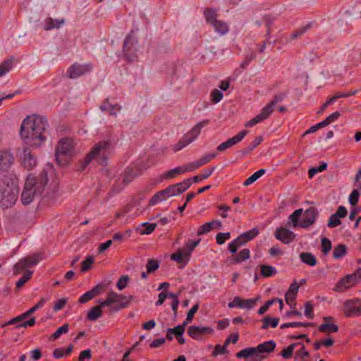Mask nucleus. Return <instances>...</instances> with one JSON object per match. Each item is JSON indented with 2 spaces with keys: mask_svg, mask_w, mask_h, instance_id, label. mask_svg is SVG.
<instances>
[{
  "mask_svg": "<svg viewBox=\"0 0 361 361\" xmlns=\"http://www.w3.org/2000/svg\"><path fill=\"white\" fill-rule=\"evenodd\" d=\"M299 289V286L296 281L292 283L285 294V300L286 302L292 306L294 304V300L297 296L298 292Z\"/></svg>",
  "mask_w": 361,
  "mask_h": 361,
  "instance_id": "412c9836",
  "label": "nucleus"
},
{
  "mask_svg": "<svg viewBox=\"0 0 361 361\" xmlns=\"http://www.w3.org/2000/svg\"><path fill=\"white\" fill-rule=\"evenodd\" d=\"M259 234V230L257 228H253L250 231H247L240 235L247 243L248 241L254 239Z\"/></svg>",
  "mask_w": 361,
  "mask_h": 361,
  "instance_id": "09e8293b",
  "label": "nucleus"
},
{
  "mask_svg": "<svg viewBox=\"0 0 361 361\" xmlns=\"http://www.w3.org/2000/svg\"><path fill=\"white\" fill-rule=\"evenodd\" d=\"M185 173L183 165L171 169L161 175L162 179L170 180L177 177L178 175Z\"/></svg>",
  "mask_w": 361,
  "mask_h": 361,
  "instance_id": "bb28decb",
  "label": "nucleus"
},
{
  "mask_svg": "<svg viewBox=\"0 0 361 361\" xmlns=\"http://www.w3.org/2000/svg\"><path fill=\"white\" fill-rule=\"evenodd\" d=\"M33 274L32 271L25 270L22 277L16 282V287L18 288L22 287L27 281H28L32 277Z\"/></svg>",
  "mask_w": 361,
  "mask_h": 361,
  "instance_id": "49530a36",
  "label": "nucleus"
},
{
  "mask_svg": "<svg viewBox=\"0 0 361 361\" xmlns=\"http://www.w3.org/2000/svg\"><path fill=\"white\" fill-rule=\"evenodd\" d=\"M318 214V211L315 207H310L306 209L300 221V227L307 228L313 224Z\"/></svg>",
  "mask_w": 361,
  "mask_h": 361,
  "instance_id": "4468645a",
  "label": "nucleus"
},
{
  "mask_svg": "<svg viewBox=\"0 0 361 361\" xmlns=\"http://www.w3.org/2000/svg\"><path fill=\"white\" fill-rule=\"evenodd\" d=\"M171 197L169 196V192L167 189L161 190L156 192L149 200V205H155L161 202L165 201L168 198Z\"/></svg>",
  "mask_w": 361,
  "mask_h": 361,
  "instance_id": "4be33fe9",
  "label": "nucleus"
},
{
  "mask_svg": "<svg viewBox=\"0 0 361 361\" xmlns=\"http://www.w3.org/2000/svg\"><path fill=\"white\" fill-rule=\"evenodd\" d=\"M63 23V19H53L51 18H47L44 20L43 27L46 31L51 30L54 28L59 29Z\"/></svg>",
  "mask_w": 361,
  "mask_h": 361,
  "instance_id": "5701e85b",
  "label": "nucleus"
},
{
  "mask_svg": "<svg viewBox=\"0 0 361 361\" xmlns=\"http://www.w3.org/2000/svg\"><path fill=\"white\" fill-rule=\"evenodd\" d=\"M300 258L303 263L310 266L313 267L317 264V259L311 252H302Z\"/></svg>",
  "mask_w": 361,
  "mask_h": 361,
  "instance_id": "c9c22d12",
  "label": "nucleus"
},
{
  "mask_svg": "<svg viewBox=\"0 0 361 361\" xmlns=\"http://www.w3.org/2000/svg\"><path fill=\"white\" fill-rule=\"evenodd\" d=\"M110 142L104 140L96 144L82 161L83 170L93 159L102 165H106L110 153Z\"/></svg>",
  "mask_w": 361,
  "mask_h": 361,
  "instance_id": "20e7f679",
  "label": "nucleus"
},
{
  "mask_svg": "<svg viewBox=\"0 0 361 361\" xmlns=\"http://www.w3.org/2000/svg\"><path fill=\"white\" fill-rule=\"evenodd\" d=\"M128 303L129 300L125 295L110 290L106 294V300L101 301V306H111V310L116 312L126 307Z\"/></svg>",
  "mask_w": 361,
  "mask_h": 361,
  "instance_id": "0eeeda50",
  "label": "nucleus"
},
{
  "mask_svg": "<svg viewBox=\"0 0 361 361\" xmlns=\"http://www.w3.org/2000/svg\"><path fill=\"white\" fill-rule=\"evenodd\" d=\"M48 128V122L44 117L28 116L20 125V135L26 145L39 147L49 135Z\"/></svg>",
  "mask_w": 361,
  "mask_h": 361,
  "instance_id": "f257e3e1",
  "label": "nucleus"
},
{
  "mask_svg": "<svg viewBox=\"0 0 361 361\" xmlns=\"http://www.w3.org/2000/svg\"><path fill=\"white\" fill-rule=\"evenodd\" d=\"M100 109L102 111H109V114L111 115H116V113L114 112V110L115 109H118V110H120L121 106H119L118 104L111 105V104H109V100L107 99L106 101V102L100 106Z\"/></svg>",
  "mask_w": 361,
  "mask_h": 361,
  "instance_id": "bf43d9fd",
  "label": "nucleus"
},
{
  "mask_svg": "<svg viewBox=\"0 0 361 361\" xmlns=\"http://www.w3.org/2000/svg\"><path fill=\"white\" fill-rule=\"evenodd\" d=\"M159 267V264L157 260L153 259H149L146 265L147 273H152L158 269Z\"/></svg>",
  "mask_w": 361,
  "mask_h": 361,
  "instance_id": "680f3d73",
  "label": "nucleus"
},
{
  "mask_svg": "<svg viewBox=\"0 0 361 361\" xmlns=\"http://www.w3.org/2000/svg\"><path fill=\"white\" fill-rule=\"evenodd\" d=\"M186 325L183 323L180 325L176 326L174 328H169V332H172V334L176 337L182 336L185 330Z\"/></svg>",
  "mask_w": 361,
  "mask_h": 361,
  "instance_id": "6e6d98bb",
  "label": "nucleus"
},
{
  "mask_svg": "<svg viewBox=\"0 0 361 361\" xmlns=\"http://www.w3.org/2000/svg\"><path fill=\"white\" fill-rule=\"evenodd\" d=\"M94 262V258L92 256L87 257L85 260L82 262L81 271L85 272L88 271L92 264Z\"/></svg>",
  "mask_w": 361,
  "mask_h": 361,
  "instance_id": "052dcab7",
  "label": "nucleus"
},
{
  "mask_svg": "<svg viewBox=\"0 0 361 361\" xmlns=\"http://www.w3.org/2000/svg\"><path fill=\"white\" fill-rule=\"evenodd\" d=\"M221 223L219 220L212 221L211 222H207L202 225L197 233V235H201L205 233H209L214 227H221Z\"/></svg>",
  "mask_w": 361,
  "mask_h": 361,
  "instance_id": "b1692460",
  "label": "nucleus"
},
{
  "mask_svg": "<svg viewBox=\"0 0 361 361\" xmlns=\"http://www.w3.org/2000/svg\"><path fill=\"white\" fill-rule=\"evenodd\" d=\"M68 324H64L63 326L58 328V329L51 335V338L53 340L58 339L62 334H66L68 331Z\"/></svg>",
  "mask_w": 361,
  "mask_h": 361,
  "instance_id": "864d4df0",
  "label": "nucleus"
},
{
  "mask_svg": "<svg viewBox=\"0 0 361 361\" xmlns=\"http://www.w3.org/2000/svg\"><path fill=\"white\" fill-rule=\"evenodd\" d=\"M104 288V286L102 284H98L95 287H94L90 290L85 293L82 295L79 298V302L80 303H85L89 300H92L94 297L97 296L102 290Z\"/></svg>",
  "mask_w": 361,
  "mask_h": 361,
  "instance_id": "aec40b11",
  "label": "nucleus"
},
{
  "mask_svg": "<svg viewBox=\"0 0 361 361\" xmlns=\"http://www.w3.org/2000/svg\"><path fill=\"white\" fill-rule=\"evenodd\" d=\"M13 65V59H9L6 61H4L1 65H0V77L4 75L6 73L9 72Z\"/></svg>",
  "mask_w": 361,
  "mask_h": 361,
  "instance_id": "ea45409f",
  "label": "nucleus"
},
{
  "mask_svg": "<svg viewBox=\"0 0 361 361\" xmlns=\"http://www.w3.org/2000/svg\"><path fill=\"white\" fill-rule=\"evenodd\" d=\"M134 47V39L132 36L128 35L126 37L123 43V52L125 54Z\"/></svg>",
  "mask_w": 361,
  "mask_h": 361,
  "instance_id": "4d7b16f0",
  "label": "nucleus"
},
{
  "mask_svg": "<svg viewBox=\"0 0 361 361\" xmlns=\"http://www.w3.org/2000/svg\"><path fill=\"white\" fill-rule=\"evenodd\" d=\"M277 271L275 267L270 265L261 266V274L263 277L267 278L276 274Z\"/></svg>",
  "mask_w": 361,
  "mask_h": 361,
  "instance_id": "a19ab883",
  "label": "nucleus"
},
{
  "mask_svg": "<svg viewBox=\"0 0 361 361\" xmlns=\"http://www.w3.org/2000/svg\"><path fill=\"white\" fill-rule=\"evenodd\" d=\"M47 182V173L44 171H42L37 176L32 173L29 174L21 194L23 204H29L35 197L41 196Z\"/></svg>",
  "mask_w": 361,
  "mask_h": 361,
  "instance_id": "f03ea898",
  "label": "nucleus"
},
{
  "mask_svg": "<svg viewBox=\"0 0 361 361\" xmlns=\"http://www.w3.org/2000/svg\"><path fill=\"white\" fill-rule=\"evenodd\" d=\"M136 176V173L132 169L126 168L123 175V181L125 184H128L133 181Z\"/></svg>",
  "mask_w": 361,
  "mask_h": 361,
  "instance_id": "a18cd8bd",
  "label": "nucleus"
},
{
  "mask_svg": "<svg viewBox=\"0 0 361 361\" xmlns=\"http://www.w3.org/2000/svg\"><path fill=\"white\" fill-rule=\"evenodd\" d=\"M361 272V269H358L353 274H348L341 278L336 284L334 290L342 293L354 286L357 282V274Z\"/></svg>",
  "mask_w": 361,
  "mask_h": 361,
  "instance_id": "1a4fd4ad",
  "label": "nucleus"
},
{
  "mask_svg": "<svg viewBox=\"0 0 361 361\" xmlns=\"http://www.w3.org/2000/svg\"><path fill=\"white\" fill-rule=\"evenodd\" d=\"M302 211V209H296L289 216L288 219L292 223L293 228L300 227L299 218L301 216Z\"/></svg>",
  "mask_w": 361,
  "mask_h": 361,
  "instance_id": "e433bc0d",
  "label": "nucleus"
},
{
  "mask_svg": "<svg viewBox=\"0 0 361 361\" xmlns=\"http://www.w3.org/2000/svg\"><path fill=\"white\" fill-rule=\"evenodd\" d=\"M73 147L74 146L71 139L62 138L59 141L56 147L55 156L56 159L59 164H62L61 157L71 155L73 150Z\"/></svg>",
  "mask_w": 361,
  "mask_h": 361,
  "instance_id": "6e6552de",
  "label": "nucleus"
},
{
  "mask_svg": "<svg viewBox=\"0 0 361 361\" xmlns=\"http://www.w3.org/2000/svg\"><path fill=\"white\" fill-rule=\"evenodd\" d=\"M15 157L10 150H0V171H8L13 165Z\"/></svg>",
  "mask_w": 361,
  "mask_h": 361,
  "instance_id": "f8f14e48",
  "label": "nucleus"
},
{
  "mask_svg": "<svg viewBox=\"0 0 361 361\" xmlns=\"http://www.w3.org/2000/svg\"><path fill=\"white\" fill-rule=\"evenodd\" d=\"M37 310V307H35V305L33 306L32 308L28 310L27 312L20 314L19 316H18V317H16L15 318H13L11 323L12 322L13 323V322H17V321H24L25 319H26L30 315H31L32 313H34Z\"/></svg>",
  "mask_w": 361,
  "mask_h": 361,
  "instance_id": "13d9d810",
  "label": "nucleus"
},
{
  "mask_svg": "<svg viewBox=\"0 0 361 361\" xmlns=\"http://www.w3.org/2000/svg\"><path fill=\"white\" fill-rule=\"evenodd\" d=\"M247 130H243L240 131L236 135L233 136V137H231L228 139L226 141L221 143L217 147V150L219 152H223L225 149L231 147L232 146L240 142L243 138L246 136L247 134Z\"/></svg>",
  "mask_w": 361,
  "mask_h": 361,
  "instance_id": "2eb2a0df",
  "label": "nucleus"
},
{
  "mask_svg": "<svg viewBox=\"0 0 361 361\" xmlns=\"http://www.w3.org/2000/svg\"><path fill=\"white\" fill-rule=\"evenodd\" d=\"M18 190L10 176H5L0 179V204L4 207H11L18 199Z\"/></svg>",
  "mask_w": 361,
  "mask_h": 361,
  "instance_id": "7ed1b4c3",
  "label": "nucleus"
},
{
  "mask_svg": "<svg viewBox=\"0 0 361 361\" xmlns=\"http://www.w3.org/2000/svg\"><path fill=\"white\" fill-rule=\"evenodd\" d=\"M171 258L180 264H187L190 256L185 255V252L182 250H178L176 252L171 255Z\"/></svg>",
  "mask_w": 361,
  "mask_h": 361,
  "instance_id": "7c9ffc66",
  "label": "nucleus"
},
{
  "mask_svg": "<svg viewBox=\"0 0 361 361\" xmlns=\"http://www.w3.org/2000/svg\"><path fill=\"white\" fill-rule=\"evenodd\" d=\"M101 306V302L99 305L93 307L87 313V319L90 321H97L102 315V310Z\"/></svg>",
  "mask_w": 361,
  "mask_h": 361,
  "instance_id": "c85d7f7f",
  "label": "nucleus"
},
{
  "mask_svg": "<svg viewBox=\"0 0 361 361\" xmlns=\"http://www.w3.org/2000/svg\"><path fill=\"white\" fill-rule=\"evenodd\" d=\"M198 308L199 305L197 304L195 305L188 312L187 317L183 323L186 326L188 324L190 323L192 321L194 315L197 312Z\"/></svg>",
  "mask_w": 361,
  "mask_h": 361,
  "instance_id": "69168bd1",
  "label": "nucleus"
},
{
  "mask_svg": "<svg viewBox=\"0 0 361 361\" xmlns=\"http://www.w3.org/2000/svg\"><path fill=\"white\" fill-rule=\"evenodd\" d=\"M255 348L259 355L264 353H269L274 350L276 348V343L271 340L260 343Z\"/></svg>",
  "mask_w": 361,
  "mask_h": 361,
  "instance_id": "393cba45",
  "label": "nucleus"
},
{
  "mask_svg": "<svg viewBox=\"0 0 361 361\" xmlns=\"http://www.w3.org/2000/svg\"><path fill=\"white\" fill-rule=\"evenodd\" d=\"M204 14L207 22L211 25L214 23V21L218 20L216 19V16H217L216 12L214 10L209 9V8L207 9L204 11Z\"/></svg>",
  "mask_w": 361,
  "mask_h": 361,
  "instance_id": "8fccbe9b",
  "label": "nucleus"
},
{
  "mask_svg": "<svg viewBox=\"0 0 361 361\" xmlns=\"http://www.w3.org/2000/svg\"><path fill=\"white\" fill-rule=\"evenodd\" d=\"M11 322H12V319H11L10 321H8L6 323H4V324H1V327H4V326H8V325H16V328H17V329H19V328H21V327L27 328L28 326H34L35 322H36V319H35V317H32L29 320H27L26 322L17 321V322H15L13 323V322L11 323Z\"/></svg>",
  "mask_w": 361,
  "mask_h": 361,
  "instance_id": "cd10ccee",
  "label": "nucleus"
},
{
  "mask_svg": "<svg viewBox=\"0 0 361 361\" xmlns=\"http://www.w3.org/2000/svg\"><path fill=\"white\" fill-rule=\"evenodd\" d=\"M343 313L346 317L361 315V300L357 298L347 300L344 303Z\"/></svg>",
  "mask_w": 361,
  "mask_h": 361,
  "instance_id": "9b49d317",
  "label": "nucleus"
},
{
  "mask_svg": "<svg viewBox=\"0 0 361 361\" xmlns=\"http://www.w3.org/2000/svg\"><path fill=\"white\" fill-rule=\"evenodd\" d=\"M265 173V169H259L257 171L255 172L252 176H250L247 179H246L244 183V186H248L255 182L258 178H259L262 176Z\"/></svg>",
  "mask_w": 361,
  "mask_h": 361,
  "instance_id": "58836bf2",
  "label": "nucleus"
},
{
  "mask_svg": "<svg viewBox=\"0 0 361 361\" xmlns=\"http://www.w3.org/2000/svg\"><path fill=\"white\" fill-rule=\"evenodd\" d=\"M27 264L25 260L23 258L20 259L13 267V274L18 275L20 274L23 270L27 269Z\"/></svg>",
  "mask_w": 361,
  "mask_h": 361,
  "instance_id": "3c124183",
  "label": "nucleus"
},
{
  "mask_svg": "<svg viewBox=\"0 0 361 361\" xmlns=\"http://www.w3.org/2000/svg\"><path fill=\"white\" fill-rule=\"evenodd\" d=\"M216 167L213 166L212 168L206 169L203 171V172L197 176H195L192 178L194 182H200L204 179H207L209 178L214 171Z\"/></svg>",
  "mask_w": 361,
  "mask_h": 361,
  "instance_id": "4c0bfd02",
  "label": "nucleus"
},
{
  "mask_svg": "<svg viewBox=\"0 0 361 361\" xmlns=\"http://www.w3.org/2000/svg\"><path fill=\"white\" fill-rule=\"evenodd\" d=\"M247 242L240 235L238 238L234 239L228 244V248L232 254H235L240 247L244 245Z\"/></svg>",
  "mask_w": 361,
  "mask_h": 361,
  "instance_id": "c756f323",
  "label": "nucleus"
},
{
  "mask_svg": "<svg viewBox=\"0 0 361 361\" xmlns=\"http://www.w3.org/2000/svg\"><path fill=\"white\" fill-rule=\"evenodd\" d=\"M318 330L320 332L329 334L330 333H335L338 331V326L332 323H323L319 327Z\"/></svg>",
  "mask_w": 361,
  "mask_h": 361,
  "instance_id": "f704fd0d",
  "label": "nucleus"
},
{
  "mask_svg": "<svg viewBox=\"0 0 361 361\" xmlns=\"http://www.w3.org/2000/svg\"><path fill=\"white\" fill-rule=\"evenodd\" d=\"M346 255V246L343 244L338 245L334 250L333 257L335 259H340Z\"/></svg>",
  "mask_w": 361,
  "mask_h": 361,
  "instance_id": "37998d69",
  "label": "nucleus"
},
{
  "mask_svg": "<svg viewBox=\"0 0 361 361\" xmlns=\"http://www.w3.org/2000/svg\"><path fill=\"white\" fill-rule=\"evenodd\" d=\"M200 239L197 240H189L186 243L185 247L183 249L185 252V255L190 256L193 250L199 245Z\"/></svg>",
  "mask_w": 361,
  "mask_h": 361,
  "instance_id": "de8ad7c7",
  "label": "nucleus"
},
{
  "mask_svg": "<svg viewBox=\"0 0 361 361\" xmlns=\"http://www.w3.org/2000/svg\"><path fill=\"white\" fill-rule=\"evenodd\" d=\"M21 165L24 169L32 170L37 164L36 157L28 148H24L20 158Z\"/></svg>",
  "mask_w": 361,
  "mask_h": 361,
  "instance_id": "ddd939ff",
  "label": "nucleus"
},
{
  "mask_svg": "<svg viewBox=\"0 0 361 361\" xmlns=\"http://www.w3.org/2000/svg\"><path fill=\"white\" fill-rule=\"evenodd\" d=\"M216 153L204 154V156H202L200 159H199L197 161H198L200 166H202L207 164V163L210 162L212 161V159H213L214 158L216 157Z\"/></svg>",
  "mask_w": 361,
  "mask_h": 361,
  "instance_id": "0e129e2a",
  "label": "nucleus"
},
{
  "mask_svg": "<svg viewBox=\"0 0 361 361\" xmlns=\"http://www.w3.org/2000/svg\"><path fill=\"white\" fill-rule=\"evenodd\" d=\"M341 224L340 218L337 216L335 214H333L329 219L327 226L329 228H335L339 226Z\"/></svg>",
  "mask_w": 361,
  "mask_h": 361,
  "instance_id": "774afa93",
  "label": "nucleus"
},
{
  "mask_svg": "<svg viewBox=\"0 0 361 361\" xmlns=\"http://www.w3.org/2000/svg\"><path fill=\"white\" fill-rule=\"evenodd\" d=\"M331 249V242L326 238L322 239V250L324 255H327Z\"/></svg>",
  "mask_w": 361,
  "mask_h": 361,
  "instance_id": "338daca9",
  "label": "nucleus"
},
{
  "mask_svg": "<svg viewBox=\"0 0 361 361\" xmlns=\"http://www.w3.org/2000/svg\"><path fill=\"white\" fill-rule=\"evenodd\" d=\"M300 343H292L289 345L286 349L281 351V355L285 359H290L293 356V350L295 347Z\"/></svg>",
  "mask_w": 361,
  "mask_h": 361,
  "instance_id": "603ef678",
  "label": "nucleus"
},
{
  "mask_svg": "<svg viewBox=\"0 0 361 361\" xmlns=\"http://www.w3.org/2000/svg\"><path fill=\"white\" fill-rule=\"evenodd\" d=\"M215 30L220 35H224L228 32V26L226 23L217 20L212 25Z\"/></svg>",
  "mask_w": 361,
  "mask_h": 361,
  "instance_id": "72a5a7b5",
  "label": "nucleus"
},
{
  "mask_svg": "<svg viewBox=\"0 0 361 361\" xmlns=\"http://www.w3.org/2000/svg\"><path fill=\"white\" fill-rule=\"evenodd\" d=\"M279 318H272L269 317H266L263 319V324L262 326V329H267L269 326L275 328L279 324Z\"/></svg>",
  "mask_w": 361,
  "mask_h": 361,
  "instance_id": "79ce46f5",
  "label": "nucleus"
},
{
  "mask_svg": "<svg viewBox=\"0 0 361 361\" xmlns=\"http://www.w3.org/2000/svg\"><path fill=\"white\" fill-rule=\"evenodd\" d=\"M275 237L281 243L284 244H289L294 240L295 234L288 228L280 227L276 229Z\"/></svg>",
  "mask_w": 361,
  "mask_h": 361,
  "instance_id": "f3484780",
  "label": "nucleus"
},
{
  "mask_svg": "<svg viewBox=\"0 0 361 361\" xmlns=\"http://www.w3.org/2000/svg\"><path fill=\"white\" fill-rule=\"evenodd\" d=\"M92 66L90 64L80 65L75 63L68 69L67 74L70 78H76L89 72Z\"/></svg>",
  "mask_w": 361,
  "mask_h": 361,
  "instance_id": "a211bd4d",
  "label": "nucleus"
},
{
  "mask_svg": "<svg viewBox=\"0 0 361 361\" xmlns=\"http://www.w3.org/2000/svg\"><path fill=\"white\" fill-rule=\"evenodd\" d=\"M286 97V94L280 93L274 95V98L269 103H268L265 106H264L259 114H257L255 117L248 121L245 126L247 128L253 127L254 126L263 122L266 119H267L271 114L274 112L275 106L279 102L283 101Z\"/></svg>",
  "mask_w": 361,
  "mask_h": 361,
  "instance_id": "39448f33",
  "label": "nucleus"
},
{
  "mask_svg": "<svg viewBox=\"0 0 361 361\" xmlns=\"http://www.w3.org/2000/svg\"><path fill=\"white\" fill-rule=\"evenodd\" d=\"M209 123V120H204L195 125L182 138L172 147L173 152H178L195 141L201 133L202 129Z\"/></svg>",
  "mask_w": 361,
  "mask_h": 361,
  "instance_id": "423d86ee",
  "label": "nucleus"
},
{
  "mask_svg": "<svg viewBox=\"0 0 361 361\" xmlns=\"http://www.w3.org/2000/svg\"><path fill=\"white\" fill-rule=\"evenodd\" d=\"M214 329L210 326H190L188 328V334L194 340L202 341L206 335L212 334Z\"/></svg>",
  "mask_w": 361,
  "mask_h": 361,
  "instance_id": "9d476101",
  "label": "nucleus"
},
{
  "mask_svg": "<svg viewBox=\"0 0 361 361\" xmlns=\"http://www.w3.org/2000/svg\"><path fill=\"white\" fill-rule=\"evenodd\" d=\"M23 259L25 260L27 267L29 268L37 264L42 259V255L39 253H35L23 257Z\"/></svg>",
  "mask_w": 361,
  "mask_h": 361,
  "instance_id": "2f4dec72",
  "label": "nucleus"
},
{
  "mask_svg": "<svg viewBox=\"0 0 361 361\" xmlns=\"http://www.w3.org/2000/svg\"><path fill=\"white\" fill-rule=\"evenodd\" d=\"M73 348V347L72 345H70L66 349L63 348H56L53 351V357L56 359H60L63 357H66L71 353Z\"/></svg>",
  "mask_w": 361,
  "mask_h": 361,
  "instance_id": "473e14b6",
  "label": "nucleus"
},
{
  "mask_svg": "<svg viewBox=\"0 0 361 361\" xmlns=\"http://www.w3.org/2000/svg\"><path fill=\"white\" fill-rule=\"evenodd\" d=\"M259 298V296L257 298H250V299H246V300L242 299L241 309H247V310L252 309L256 305Z\"/></svg>",
  "mask_w": 361,
  "mask_h": 361,
  "instance_id": "5fc2aeb1",
  "label": "nucleus"
},
{
  "mask_svg": "<svg viewBox=\"0 0 361 361\" xmlns=\"http://www.w3.org/2000/svg\"><path fill=\"white\" fill-rule=\"evenodd\" d=\"M250 257V252L249 249L245 248L240 251V252L235 255H233L231 257V262L232 264H239L243 261L248 259Z\"/></svg>",
  "mask_w": 361,
  "mask_h": 361,
  "instance_id": "a878e982",
  "label": "nucleus"
},
{
  "mask_svg": "<svg viewBox=\"0 0 361 361\" xmlns=\"http://www.w3.org/2000/svg\"><path fill=\"white\" fill-rule=\"evenodd\" d=\"M238 358H245V361H259V355L256 348H244L236 353Z\"/></svg>",
  "mask_w": 361,
  "mask_h": 361,
  "instance_id": "6ab92c4d",
  "label": "nucleus"
},
{
  "mask_svg": "<svg viewBox=\"0 0 361 361\" xmlns=\"http://www.w3.org/2000/svg\"><path fill=\"white\" fill-rule=\"evenodd\" d=\"M262 141V137L258 136L255 138V140L250 142L243 150V154H248L251 152L256 147H257Z\"/></svg>",
  "mask_w": 361,
  "mask_h": 361,
  "instance_id": "c03bdc74",
  "label": "nucleus"
},
{
  "mask_svg": "<svg viewBox=\"0 0 361 361\" xmlns=\"http://www.w3.org/2000/svg\"><path fill=\"white\" fill-rule=\"evenodd\" d=\"M231 238V233H219L216 235V240L218 245H223L226 242V240Z\"/></svg>",
  "mask_w": 361,
  "mask_h": 361,
  "instance_id": "e2e57ef3",
  "label": "nucleus"
},
{
  "mask_svg": "<svg viewBox=\"0 0 361 361\" xmlns=\"http://www.w3.org/2000/svg\"><path fill=\"white\" fill-rule=\"evenodd\" d=\"M191 180L186 179L183 182L171 185L166 188V189L169 192V196L171 197L182 194L186 190H188L191 186Z\"/></svg>",
  "mask_w": 361,
  "mask_h": 361,
  "instance_id": "dca6fc26",
  "label": "nucleus"
}]
</instances>
